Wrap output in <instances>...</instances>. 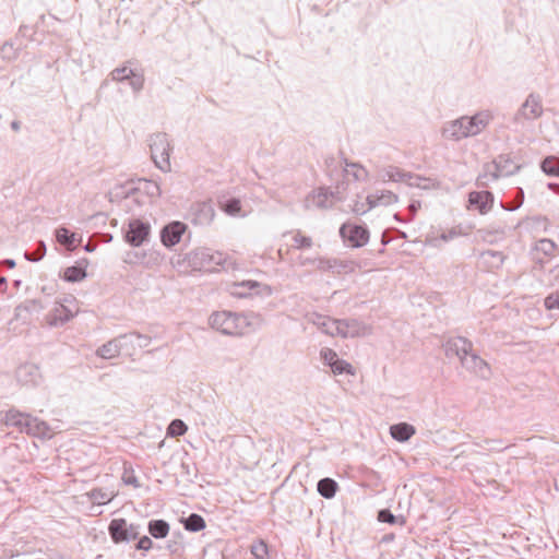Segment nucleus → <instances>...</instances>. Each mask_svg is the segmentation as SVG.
Instances as JSON below:
<instances>
[{
    "mask_svg": "<svg viewBox=\"0 0 559 559\" xmlns=\"http://www.w3.org/2000/svg\"><path fill=\"white\" fill-rule=\"evenodd\" d=\"M210 325L225 335H243L260 329L264 319L260 313H236L230 311H217L210 316Z\"/></svg>",
    "mask_w": 559,
    "mask_h": 559,
    "instance_id": "f257e3e1",
    "label": "nucleus"
},
{
    "mask_svg": "<svg viewBox=\"0 0 559 559\" xmlns=\"http://www.w3.org/2000/svg\"><path fill=\"white\" fill-rule=\"evenodd\" d=\"M443 347L445 356L449 358L457 357L462 367L467 371L483 378L489 373L488 364L473 352V343L469 340L463 336L451 337L444 343Z\"/></svg>",
    "mask_w": 559,
    "mask_h": 559,
    "instance_id": "f03ea898",
    "label": "nucleus"
},
{
    "mask_svg": "<svg viewBox=\"0 0 559 559\" xmlns=\"http://www.w3.org/2000/svg\"><path fill=\"white\" fill-rule=\"evenodd\" d=\"M521 166L516 164L508 154H500L491 163L483 167V173L477 177L476 185L479 188H486L488 180H497L500 177H508L516 174Z\"/></svg>",
    "mask_w": 559,
    "mask_h": 559,
    "instance_id": "7ed1b4c3",
    "label": "nucleus"
},
{
    "mask_svg": "<svg viewBox=\"0 0 559 559\" xmlns=\"http://www.w3.org/2000/svg\"><path fill=\"white\" fill-rule=\"evenodd\" d=\"M148 146L151 151V157L155 166L162 171H168L170 169L169 152L171 146L169 144L167 134L164 132H157L150 135Z\"/></svg>",
    "mask_w": 559,
    "mask_h": 559,
    "instance_id": "20e7f679",
    "label": "nucleus"
},
{
    "mask_svg": "<svg viewBox=\"0 0 559 559\" xmlns=\"http://www.w3.org/2000/svg\"><path fill=\"white\" fill-rule=\"evenodd\" d=\"M108 533L114 544L129 543L139 538L140 525L128 524L123 518L112 519L108 525Z\"/></svg>",
    "mask_w": 559,
    "mask_h": 559,
    "instance_id": "39448f33",
    "label": "nucleus"
},
{
    "mask_svg": "<svg viewBox=\"0 0 559 559\" xmlns=\"http://www.w3.org/2000/svg\"><path fill=\"white\" fill-rule=\"evenodd\" d=\"M340 236L348 247L361 248L368 243L370 233L367 226L344 223L340 227Z\"/></svg>",
    "mask_w": 559,
    "mask_h": 559,
    "instance_id": "423d86ee",
    "label": "nucleus"
},
{
    "mask_svg": "<svg viewBox=\"0 0 559 559\" xmlns=\"http://www.w3.org/2000/svg\"><path fill=\"white\" fill-rule=\"evenodd\" d=\"M543 112L540 95L531 93L514 115L513 122L515 124H523L524 120L533 121L538 119Z\"/></svg>",
    "mask_w": 559,
    "mask_h": 559,
    "instance_id": "0eeeda50",
    "label": "nucleus"
},
{
    "mask_svg": "<svg viewBox=\"0 0 559 559\" xmlns=\"http://www.w3.org/2000/svg\"><path fill=\"white\" fill-rule=\"evenodd\" d=\"M151 226L139 218L131 219L124 229L123 238L132 247H140L148 240Z\"/></svg>",
    "mask_w": 559,
    "mask_h": 559,
    "instance_id": "6e6552de",
    "label": "nucleus"
},
{
    "mask_svg": "<svg viewBox=\"0 0 559 559\" xmlns=\"http://www.w3.org/2000/svg\"><path fill=\"white\" fill-rule=\"evenodd\" d=\"M122 189L123 197L128 198L138 192H142L150 198H156L160 195V188L157 182L144 178H140L136 181L127 182Z\"/></svg>",
    "mask_w": 559,
    "mask_h": 559,
    "instance_id": "1a4fd4ad",
    "label": "nucleus"
},
{
    "mask_svg": "<svg viewBox=\"0 0 559 559\" xmlns=\"http://www.w3.org/2000/svg\"><path fill=\"white\" fill-rule=\"evenodd\" d=\"M191 223L199 226L210 225L215 216V210L210 201L197 202L190 210Z\"/></svg>",
    "mask_w": 559,
    "mask_h": 559,
    "instance_id": "9d476101",
    "label": "nucleus"
},
{
    "mask_svg": "<svg viewBox=\"0 0 559 559\" xmlns=\"http://www.w3.org/2000/svg\"><path fill=\"white\" fill-rule=\"evenodd\" d=\"M188 226L179 221L165 225L160 230V241L167 248H173L180 242Z\"/></svg>",
    "mask_w": 559,
    "mask_h": 559,
    "instance_id": "9b49d317",
    "label": "nucleus"
},
{
    "mask_svg": "<svg viewBox=\"0 0 559 559\" xmlns=\"http://www.w3.org/2000/svg\"><path fill=\"white\" fill-rule=\"evenodd\" d=\"M347 192V182L345 180H337L335 182L334 189L330 188H321L318 194L313 198V202L318 207H326V201L329 197L335 199L336 201H342L345 198Z\"/></svg>",
    "mask_w": 559,
    "mask_h": 559,
    "instance_id": "f8f14e48",
    "label": "nucleus"
},
{
    "mask_svg": "<svg viewBox=\"0 0 559 559\" xmlns=\"http://www.w3.org/2000/svg\"><path fill=\"white\" fill-rule=\"evenodd\" d=\"M369 329L357 319H338V335L344 338L366 336Z\"/></svg>",
    "mask_w": 559,
    "mask_h": 559,
    "instance_id": "ddd939ff",
    "label": "nucleus"
},
{
    "mask_svg": "<svg viewBox=\"0 0 559 559\" xmlns=\"http://www.w3.org/2000/svg\"><path fill=\"white\" fill-rule=\"evenodd\" d=\"M465 124V132L467 138L479 134L491 120V115L488 111H480L472 117H462Z\"/></svg>",
    "mask_w": 559,
    "mask_h": 559,
    "instance_id": "4468645a",
    "label": "nucleus"
},
{
    "mask_svg": "<svg viewBox=\"0 0 559 559\" xmlns=\"http://www.w3.org/2000/svg\"><path fill=\"white\" fill-rule=\"evenodd\" d=\"M252 290L255 292L257 295L261 296H271L272 288L269 285H262L257 281H243L241 283L235 284L234 295L245 298L252 295Z\"/></svg>",
    "mask_w": 559,
    "mask_h": 559,
    "instance_id": "2eb2a0df",
    "label": "nucleus"
},
{
    "mask_svg": "<svg viewBox=\"0 0 559 559\" xmlns=\"http://www.w3.org/2000/svg\"><path fill=\"white\" fill-rule=\"evenodd\" d=\"M76 310H73L64 304L58 302L57 306L47 314V323L50 326H61L70 321Z\"/></svg>",
    "mask_w": 559,
    "mask_h": 559,
    "instance_id": "dca6fc26",
    "label": "nucleus"
},
{
    "mask_svg": "<svg viewBox=\"0 0 559 559\" xmlns=\"http://www.w3.org/2000/svg\"><path fill=\"white\" fill-rule=\"evenodd\" d=\"M469 206L478 210L480 214L489 212L493 204V194L490 191H472L468 194Z\"/></svg>",
    "mask_w": 559,
    "mask_h": 559,
    "instance_id": "f3484780",
    "label": "nucleus"
},
{
    "mask_svg": "<svg viewBox=\"0 0 559 559\" xmlns=\"http://www.w3.org/2000/svg\"><path fill=\"white\" fill-rule=\"evenodd\" d=\"M16 379L24 385H37L41 380V373L35 364H24L17 368Z\"/></svg>",
    "mask_w": 559,
    "mask_h": 559,
    "instance_id": "a211bd4d",
    "label": "nucleus"
},
{
    "mask_svg": "<svg viewBox=\"0 0 559 559\" xmlns=\"http://www.w3.org/2000/svg\"><path fill=\"white\" fill-rule=\"evenodd\" d=\"M506 255L501 251L486 250L480 252L478 265L484 271H493L502 266Z\"/></svg>",
    "mask_w": 559,
    "mask_h": 559,
    "instance_id": "6ab92c4d",
    "label": "nucleus"
},
{
    "mask_svg": "<svg viewBox=\"0 0 559 559\" xmlns=\"http://www.w3.org/2000/svg\"><path fill=\"white\" fill-rule=\"evenodd\" d=\"M24 432L40 439H50L52 437L50 426L46 421L32 415L28 421L24 424Z\"/></svg>",
    "mask_w": 559,
    "mask_h": 559,
    "instance_id": "aec40b11",
    "label": "nucleus"
},
{
    "mask_svg": "<svg viewBox=\"0 0 559 559\" xmlns=\"http://www.w3.org/2000/svg\"><path fill=\"white\" fill-rule=\"evenodd\" d=\"M29 416L31 414L10 408L7 412H0V421L5 426L15 427L20 432H24V424L28 421Z\"/></svg>",
    "mask_w": 559,
    "mask_h": 559,
    "instance_id": "412c9836",
    "label": "nucleus"
},
{
    "mask_svg": "<svg viewBox=\"0 0 559 559\" xmlns=\"http://www.w3.org/2000/svg\"><path fill=\"white\" fill-rule=\"evenodd\" d=\"M130 337V335H119L118 337L108 341L97 348L96 355L103 359H111L119 356L123 341Z\"/></svg>",
    "mask_w": 559,
    "mask_h": 559,
    "instance_id": "4be33fe9",
    "label": "nucleus"
},
{
    "mask_svg": "<svg viewBox=\"0 0 559 559\" xmlns=\"http://www.w3.org/2000/svg\"><path fill=\"white\" fill-rule=\"evenodd\" d=\"M88 260L87 259H81L78 261L74 265H71L67 269H64L63 274L61 277L69 283H78L83 281L87 276V269Z\"/></svg>",
    "mask_w": 559,
    "mask_h": 559,
    "instance_id": "5701e85b",
    "label": "nucleus"
},
{
    "mask_svg": "<svg viewBox=\"0 0 559 559\" xmlns=\"http://www.w3.org/2000/svg\"><path fill=\"white\" fill-rule=\"evenodd\" d=\"M207 259H209V249L207 248H197L190 252H188L185 257L188 265L193 271L207 270Z\"/></svg>",
    "mask_w": 559,
    "mask_h": 559,
    "instance_id": "b1692460",
    "label": "nucleus"
},
{
    "mask_svg": "<svg viewBox=\"0 0 559 559\" xmlns=\"http://www.w3.org/2000/svg\"><path fill=\"white\" fill-rule=\"evenodd\" d=\"M344 163L346 168H342L341 177L342 180H345L347 182V186L349 185V177H353L355 181L367 180L368 171L360 164L348 162L346 158H344Z\"/></svg>",
    "mask_w": 559,
    "mask_h": 559,
    "instance_id": "393cba45",
    "label": "nucleus"
},
{
    "mask_svg": "<svg viewBox=\"0 0 559 559\" xmlns=\"http://www.w3.org/2000/svg\"><path fill=\"white\" fill-rule=\"evenodd\" d=\"M44 305L38 299H27L14 309V318L17 320L26 321L32 312H39L44 309Z\"/></svg>",
    "mask_w": 559,
    "mask_h": 559,
    "instance_id": "a878e982",
    "label": "nucleus"
},
{
    "mask_svg": "<svg viewBox=\"0 0 559 559\" xmlns=\"http://www.w3.org/2000/svg\"><path fill=\"white\" fill-rule=\"evenodd\" d=\"M465 124L464 121L461 118L450 121L444 124L442 128V135L445 139L452 140V141H460L464 138H467L465 132Z\"/></svg>",
    "mask_w": 559,
    "mask_h": 559,
    "instance_id": "bb28decb",
    "label": "nucleus"
},
{
    "mask_svg": "<svg viewBox=\"0 0 559 559\" xmlns=\"http://www.w3.org/2000/svg\"><path fill=\"white\" fill-rule=\"evenodd\" d=\"M399 197L389 190L377 191L367 195V203L369 207H376L379 205H390L397 202Z\"/></svg>",
    "mask_w": 559,
    "mask_h": 559,
    "instance_id": "cd10ccee",
    "label": "nucleus"
},
{
    "mask_svg": "<svg viewBox=\"0 0 559 559\" xmlns=\"http://www.w3.org/2000/svg\"><path fill=\"white\" fill-rule=\"evenodd\" d=\"M415 433V427L408 423H399L390 427L391 437L399 442L408 441Z\"/></svg>",
    "mask_w": 559,
    "mask_h": 559,
    "instance_id": "c85d7f7f",
    "label": "nucleus"
},
{
    "mask_svg": "<svg viewBox=\"0 0 559 559\" xmlns=\"http://www.w3.org/2000/svg\"><path fill=\"white\" fill-rule=\"evenodd\" d=\"M147 531L152 537L162 539L169 534L170 525L163 519L151 520L147 523Z\"/></svg>",
    "mask_w": 559,
    "mask_h": 559,
    "instance_id": "c756f323",
    "label": "nucleus"
},
{
    "mask_svg": "<svg viewBox=\"0 0 559 559\" xmlns=\"http://www.w3.org/2000/svg\"><path fill=\"white\" fill-rule=\"evenodd\" d=\"M338 488L337 481L331 477H324L317 484V491L325 499L334 498Z\"/></svg>",
    "mask_w": 559,
    "mask_h": 559,
    "instance_id": "7c9ffc66",
    "label": "nucleus"
},
{
    "mask_svg": "<svg viewBox=\"0 0 559 559\" xmlns=\"http://www.w3.org/2000/svg\"><path fill=\"white\" fill-rule=\"evenodd\" d=\"M186 531L197 533L205 528V520L198 513H191L180 520Z\"/></svg>",
    "mask_w": 559,
    "mask_h": 559,
    "instance_id": "2f4dec72",
    "label": "nucleus"
},
{
    "mask_svg": "<svg viewBox=\"0 0 559 559\" xmlns=\"http://www.w3.org/2000/svg\"><path fill=\"white\" fill-rule=\"evenodd\" d=\"M314 323L329 335H338V319H330L323 316H317Z\"/></svg>",
    "mask_w": 559,
    "mask_h": 559,
    "instance_id": "473e14b6",
    "label": "nucleus"
},
{
    "mask_svg": "<svg viewBox=\"0 0 559 559\" xmlns=\"http://www.w3.org/2000/svg\"><path fill=\"white\" fill-rule=\"evenodd\" d=\"M380 178L382 181H405L406 171L395 166H389L380 171Z\"/></svg>",
    "mask_w": 559,
    "mask_h": 559,
    "instance_id": "72a5a7b5",
    "label": "nucleus"
},
{
    "mask_svg": "<svg viewBox=\"0 0 559 559\" xmlns=\"http://www.w3.org/2000/svg\"><path fill=\"white\" fill-rule=\"evenodd\" d=\"M56 238L58 242L68 249L75 248V234L66 227H59L56 229Z\"/></svg>",
    "mask_w": 559,
    "mask_h": 559,
    "instance_id": "f704fd0d",
    "label": "nucleus"
},
{
    "mask_svg": "<svg viewBox=\"0 0 559 559\" xmlns=\"http://www.w3.org/2000/svg\"><path fill=\"white\" fill-rule=\"evenodd\" d=\"M128 73L129 76L126 78V81L129 82V85L131 86L132 91L135 94H139L144 87L145 79L143 73L138 72L135 70H130Z\"/></svg>",
    "mask_w": 559,
    "mask_h": 559,
    "instance_id": "c9c22d12",
    "label": "nucleus"
},
{
    "mask_svg": "<svg viewBox=\"0 0 559 559\" xmlns=\"http://www.w3.org/2000/svg\"><path fill=\"white\" fill-rule=\"evenodd\" d=\"M221 209L228 215H238L241 211V202L237 198L219 201Z\"/></svg>",
    "mask_w": 559,
    "mask_h": 559,
    "instance_id": "e433bc0d",
    "label": "nucleus"
},
{
    "mask_svg": "<svg viewBox=\"0 0 559 559\" xmlns=\"http://www.w3.org/2000/svg\"><path fill=\"white\" fill-rule=\"evenodd\" d=\"M377 519L379 522L388 523V524H400L403 525L405 523V519L403 516L394 515L390 509H381L378 511Z\"/></svg>",
    "mask_w": 559,
    "mask_h": 559,
    "instance_id": "4c0bfd02",
    "label": "nucleus"
},
{
    "mask_svg": "<svg viewBox=\"0 0 559 559\" xmlns=\"http://www.w3.org/2000/svg\"><path fill=\"white\" fill-rule=\"evenodd\" d=\"M250 551L255 559H269V546L263 539L253 542Z\"/></svg>",
    "mask_w": 559,
    "mask_h": 559,
    "instance_id": "58836bf2",
    "label": "nucleus"
},
{
    "mask_svg": "<svg viewBox=\"0 0 559 559\" xmlns=\"http://www.w3.org/2000/svg\"><path fill=\"white\" fill-rule=\"evenodd\" d=\"M542 170L548 176L559 177V164L555 156H547L540 163Z\"/></svg>",
    "mask_w": 559,
    "mask_h": 559,
    "instance_id": "ea45409f",
    "label": "nucleus"
},
{
    "mask_svg": "<svg viewBox=\"0 0 559 559\" xmlns=\"http://www.w3.org/2000/svg\"><path fill=\"white\" fill-rule=\"evenodd\" d=\"M188 430V426L181 419H174L167 427V436L168 437H180L183 436Z\"/></svg>",
    "mask_w": 559,
    "mask_h": 559,
    "instance_id": "a19ab883",
    "label": "nucleus"
},
{
    "mask_svg": "<svg viewBox=\"0 0 559 559\" xmlns=\"http://www.w3.org/2000/svg\"><path fill=\"white\" fill-rule=\"evenodd\" d=\"M227 260V257L223 252H211L209 249L207 270H214L217 265L225 266Z\"/></svg>",
    "mask_w": 559,
    "mask_h": 559,
    "instance_id": "79ce46f5",
    "label": "nucleus"
},
{
    "mask_svg": "<svg viewBox=\"0 0 559 559\" xmlns=\"http://www.w3.org/2000/svg\"><path fill=\"white\" fill-rule=\"evenodd\" d=\"M331 370L336 376L344 373L354 374L355 372L353 366L346 360L341 359L340 357H337V359L334 361V364L331 367Z\"/></svg>",
    "mask_w": 559,
    "mask_h": 559,
    "instance_id": "37998d69",
    "label": "nucleus"
},
{
    "mask_svg": "<svg viewBox=\"0 0 559 559\" xmlns=\"http://www.w3.org/2000/svg\"><path fill=\"white\" fill-rule=\"evenodd\" d=\"M325 168H326V174L331 177V179H334L337 181L340 180L338 178L341 177V166L337 164L336 159L333 157V156H330V157H326L325 158Z\"/></svg>",
    "mask_w": 559,
    "mask_h": 559,
    "instance_id": "c03bdc74",
    "label": "nucleus"
},
{
    "mask_svg": "<svg viewBox=\"0 0 559 559\" xmlns=\"http://www.w3.org/2000/svg\"><path fill=\"white\" fill-rule=\"evenodd\" d=\"M535 249L547 257H551L555 253L556 245L552 240L544 238L536 242Z\"/></svg>",
    "mask_w": 559,
    "mask_h": 559,
    "instance_id": "a18cd8bd",
    "label": "nucleus"
},
{
    "mask_svg": "<svg viewBox=\"0 0 559 559\" xmlns=\"http://www.w3.org/2000/svg\"><path fill=\"white\" fill-rule=\"evenodd\" d=\"M478 234L480 235L481 239L488 243H495L499 238H502L504 236V231L502 229L497 230H489V229H479Z\"/></svg>",
    "mask_w": 559,
    "mask_h": 559,
    "instance_id": "49530a36",
    "label": "nucleus"
},
{
    "mask_svg": "<svg viewBox=\"0 0 559 559\" xmlns=\"http://www.w3.org/2000/svg\"><path fill=\"white\" fill-rule=\"evenodd\" d=\"M293 241V247L296 249H309L312 247V239L304 236L299 230L294 235Z\"/></svg>",
    "mask_w": 559,
    "mask_h": 559,
    "instance_id": "de8ad7c7",
    "label": "nucleus"
},
{
    "mask_svg": "<svg viewBox=\"0 0 559 559\" xmlns=\"http://www.w3.org/2000/svg\"><path fill=\"white\" fill-rule=\"evenodd\" d=\"M88 496L93 500V502H95L97 504H105L111 500L109 495L106 491H104L102 488H94L93 490H91Z\"/></svg>",
    "mask_w": 559,
    "mask_h": 559,
    "instance_id": "09e8293b",
    "label": "nucleus"
},
{
    "mask_svg": "<svg viewBox=\"0 0 559 559\" xmlns=\"http://www.w3.org/2000/svg\"><path fill=\"white\" fill-rule=\"evenodd\" d=\"M121 478L126 485L133 486L134 488H139L141 486L138 480V477L135 476L134 471L132 469L131 466L124 465V469H123V474H122Z\"/></svg>",
    "mask_w": 559,
    "mask_h": 559,
    "instance_id": "8fccbe9b",
    "label": "nucleus"
},
{
    "mask_svg": "<svg viewBox=\"0 0 559 559\" xmlns=\"http://www.w3.org/2000/svg\"><path fill=\"white\" fill-rule=\"evenodd\" d=\"M45 253H46V245L44 241H39L38 248H37V250H35V253L25 251L24 257L27 261L38 262L39 260H41L44 258Z\"/></svg>",
    "mask_w": 559,
    "mask_h": 559,
    "instance_id": "3c124183",
    "label": "nucleus"
},
{
    "mask_svg": "<svg viewBox=\"0 0 559 559\" xmlns=\"http://www.w3.org/2000/svg\"><path fill=\"white\" fill-rule=\"evenodd\" d=\"M349 270H352L350 262L338 259H331V271L334 273H347Z\"/></svg>",
    "mask_w": 559,
    "mask_h": 559,
    "instance_id": "603ef678",
    "label": "nucleus"
},
{
    "mask_svg": "<svg viewBox=\"0 0 559 559\" xmlns=\"http://www.w3.org/2000/svg\"><path fill=\"white\" fill-rule=\"evenodd\" d=\"M320 357L323 364L331 368L334 361L337 359L338 355L335 350L324 347L320 352Z\"/></svg>",
    "mask_w": 559,
    "mask_h": 559,
    "instance_id": "864d4df0",
    "label": "nucleus"
},
{
    "mask_svg": "<svg viewBox=\"0 0 559 559\" xmlns=\"http://www.w3.org/2000/svg\"><path fill=\"white\" fill-rule=\"evenodd\" d=\"M404 182H407V185L411 186V187L419 188V186H421V182H431V179L430 178L421 177L419 175H414V174H411V173H406L405 181Z\"/></svg>",
    "mask_w": 559,
    "mask_h": 559,
    "instance_id": "5fc2aeb1",
    "label": "nucleus"
},
{
    "mask_svg": "<svg viewBox=\"0 0 559 559\" xmlns=\"http://www.w3.org/2000/svg\"><path fill=\"white\" fill-rule=\"evenodd\" d=\"M131 69L128 68L127 66H122V67H119V68H116L114 69L111 72H110V76H111V80L114 81H117V82H123L126 81V78L129 76V71Z\"/></svg>",
    "mask_w": 559,
    "mask_h": 559,
    "instance_id": "6e6d98bb",
    "label": "nucleus"
},
{
    "mask_svg": "<svg viewBox=\"0 0 559 559\" xmlns=\"http://www.w3.org/2000/svg\"><path fill=\"white\" fill-rule=\"evenodd\" d=\"M544 305L547 310L559 309V293L549 294L545 300Z\"/></svg>",
    "mask_w": 559,
    "mask_h": 559,
    "instance_id": "4d7b16f0",
    "label": "nucleus"
},
{
    "mask_svg": "<svg viewBox=\"0 0 559 559\" xmlns=\"http://www.w3.org/2000/svg\"><path fill=\"white\" fill-rule=\"evenodd\" d=\"M138 539V543L135 544V549L136 550H143V551H148L153 548L154 544L152 542V539L144 535V536H141Z\"/></svg>",
    "mask_w": 559,
    "mask_h": 559,
    "instance_id": "13d9d810",
    "label": "nucleus"
},
{
    "mask_svg": "<svg viewBox=\"0 0 559 559\" xmlns=\"http://www.w3.org/2000/svg\"><path fill=\"white\" fill-rule=\"evenodd\" d=\"M523 201H524V191H523V189L518 188L516 195L514 198V204L512 206H504V209L507 211H514L523 204Z\"/></svg>",
    "mask_w": 559,
    "mask_h": 559,
    "instance_id": "bf43d9fd",
    "label": "nucleus"
},
{
    "mask_svg": "<svg viewBox=\"0 0 559 559\" xmlns=\"http://www.w3.org/2000/svg\"><path fill=\"white\" fill-rule=\"evenodd\" d=\"M133 334H134V343L136 342V345L140 348H143V347H146L150 345L151 337H148L147 335H143L139 332H133Z\"/></svg>",
    "mask_w": 559,
    "mask_h": 559,
    "instance_id": "052dcab7",
    "label": "nucleus"
},
{
    "mask_svg": "<svg viewBox=\"0 0 559 559\" xmlns=\"http://www.w3.org/2000/svg\"><path fill=\"white\" fill-rule=\"evenodd\" d=\"M371 209L372 207H369V204L367 202L362 203V202L356 201L354 206H353V212L358 214V215H362V214L367 213Z\"/></svg>",
    "mask_w": 559,
    "mask_h": 559,
    "instance_id": "680f3d73",
    "label": "nucleus"
},
{
    "mask_svg": "<svg viewBox=\"0 0 559 559\" xmlns=\"http://www.w3.org/2000/svg\"><path fill=\"white\" fill-rule=\"evenodd\" d=\"M317 261L316 266L320 271H331V259L319 258L314 259Z\"/></svg>",
    "mask_w": 559,
    "mask_h": 559,
    "instance_id": "e2e57ef3",
    "label": "nucleus"
},
{
    "mask_svg": "<svg viewBox=\"0 0 559 559\" xmlns=\"http://www.w3.org/2000/svg\"><path fill=\"white\" fill-rule=\"evenodd\" d=\"M460 234H461V233H460V231H457L455 228H452V229H450V230H448V231L442 233V234L440 235V238H439V239H440V240H442V241H444V242H447V241H450V240H452V239L456 238L457 236H460Z\"/></svg>",
    "mask_w": 559,
    "mask_h": 559,
    "instance_id": "0e129e2a",
    "label": "nucleus"
},
{
    "mask_svg": "<svg viewBox=\"0 0 559 559\" xmlns=\"http://www.w3.org/2000/svg\"><path fill=\"white\" fill-rule=\"evenodd\" d=\"M419 207H420V202H419V201H413V202L408 205V212H409V218H408V221H412V219L415 217V215H416V213H417V211H418V209H419Z\"/></svg>",
    "mask_w": 559,
    "mask_h": 559,
    "instance_id": "69168bd1",
    "label": "nucleus"
},
{
    "mask_svg": "<svg viewBox=\"0 0 559 559\" xmlns=\"http://www.w3.org/2000/svg\"><path fill=\"white\" fill-rule=\"evenodd\" d=\"M124 335H130L131 337L130 338H126L123 341V344H122V349L126 348V347H134V334L133 332H130V333H126Z\"/></svg>",
    "mask_w": 559,
    "mask_h": 559,
    "instance_id": "338daca9",
    "label": "nucleus"
},
{
    "mask_svg": "<svg viewBox=\"0 0 559 559\" xmlns=\"http://www.w3.org/2000/svg\"><path fill=\"white\" fill-rule=\"evenodd\" d=\"M1 265L7 266L8 269H14L16 263L13 259H5L1 262Z\"/></svg>",
    "mask_w": 559,
    "mask_h": 559,
    "instance_id": "774afa93",
    "label": "nucleus"
}]
</instances>
